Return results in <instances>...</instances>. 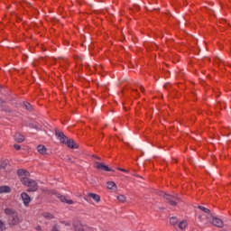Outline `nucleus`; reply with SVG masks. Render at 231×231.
<instances>
[{
    "instance_id": "0eeeda50",
    "label": "nucleus",
    "mask_w": 231,
    "mask_h": 231,
    "mask_svg": "<svg viewBox=\"0 0 231 231\" xmlns=\"http://www.w3.org/2000/svg\"><path fill=\"white\" fill-rule=\"evenodd\" d=\"M21 199H22V201H23L24 207H28V205H30V203H32V198L26 192L21 193Z\"/></svg>"
},
{
    "instance_id": "2eb2a0df",
    "label": "nucleus",
    "mask_w": 231,
    "mask_h": 231,
    "mask_svg": "<svg viewBox=\"0 0 231 231\" xmlns=\"http://www.w3.org/2000/svg\"><path fill=\"white\" fill-rule=\"evenodd\" d=\"M116 199H118L120 201V203H125V201H127V197L120 194V195L116 196Z\"/></svg>"
},
{
    "instance_id": "7ed1b4c3",
    "label": "nucleus",
    "mask_w": 231,
    "mask_h": 231,
    "mask_svg": "<svg viewBox=\"0 0 231 231\" xmlns=\"http://www.w3.org/2000/svg\"><path fill=\"white\" fill-rule=\"evenodd\" d=\"M205 216H200L199 217V221H201V223H204V225H207V223H211V225H214V226H217L218 228H223V220H221L220 218L217 217H212V215H208L206 217V220H205Z\"/></svg>"
},
{
    "instance_id": "a211bd4d",
    "label": "nucleus",
    "mask_w": 231,
    "mask_h": 231,
    "mask_svg": "<svg viewBox=\"0 0 231 231\" xmlns=\"http://www.w3.org/2000/svg\"><path fill=\"white\" fill-rule=\"evenodd\" d=\"M170 223L171 225H173V226L176 225L178 223V218L176 217H171L170 218Z\"/></svg>"
},
{
    "instance_id": "6ab92c4d",
    "label": "nucleus",
    "mask_w": 231,
    "mask_h": 231,
    "mask_svg": "<svg viewBox=\"0 0 231 231\" xmlns=\"http://www.w3.org/2000/svg\"><path fill=\"white\" fill-rule=\"evenodd\" d=\"M8 165V161H1L0 162V170L5 169Z\"/></svg>"
},
{
    "instance_id": "412c9836",
    "label": "nucleus",
    "mask_w": 231,
    "mask_h": 231,
    "mask_svg": "<svg viewBox=\"0 0 231 231\" xmlns=\"http://www.w3.org/2000/svg\"><path fill=\"white\" fill-rule=\"evenodd\" d=\"M24 106L26 107V109L28 111H30L31 107H32V105H30V103H24Z\"/></svg>"
},
{
    "instance_id": "f03ea898",
    "label": "nucleus",
    "mask_w": 231,
    "mask_h": 231,
    "mask_svg": "<svg viewBox=\"0 0 231 231\" xmlns=\"http://www.w3.org/2000/svg\"><path fill=\"white\" fill-rule=\"evenodd\" d=\"M56 138L60 141L61 143H65L67 147H69L70 149H78L79 145L73 139H69L68 136L64 134V133L56 130L55 131Z\"/></svg>"
},
{
    "instance_id": "4468645a",
    "label": "nucleus",
    "mask_w": 231,
    "mask_h": 231,
    "mask_svg": "<svg viewBox=\"0 0 231 231\" xmlns=\"http://www.w3.org/2000/svg\"><path fill=\"white\" fill-rule=\"evenodd\" d=\"M12 189L8 186H0V194H8Z\"/></svg>"
},
{
    "instance_id": "6e6552de",
    "label": "nucleus",
    "mask_w": 231,
    "mask_h": 231,
    "mask_svg": "<svg viewBox=\"0 0 231 231\" xmlns=\"http://www.w3.org/2000/svg\"><path fill=\"white\" fill-rule=\"evenodd\" d=\"M96 169L98 171H105V172H111V171H113L109 166L98 162H96Z\"/></svg>"
},
{
    "instance_id": "423d86ee",
    "label": "nucleus",
    "mask_w": 231,
    "mask_h": 231,
    "mask_svg": "<svg viewBox=\"0 0 231 231\" xmlns=\"http://www.w3.org/2000/svg\"><path fill=\"white\" fill-rule=\"evenodd\" d=\"M54 196H56V198H58L61 203H67V205H73V200L68 199V197L64 196V195H60V193H57L56 191L53 192Z\"/></svg>"
},
{
    "instance_id": "5701e85b",
    "label": "nucleus",
    "mask_w": 231,
    "mask_h": 231,
    "mask_svg": "<svg viewBox=\"0 0 231 231\" xmlns=\"http://www.w3.org/2000/svg\"><path fill=\"white\" fill-rule=\"evenodd\" d=\"M14 149H16V151H20L21 150V145L14 144Z\"/></svg>"
},
{
    "instance_id": "9d476101",
    "label": "nucleus",
    "mask_w": 231,
    "mask_h": 231,
    "mask_svg": "<svg viewBox=\"0 0 231 231\" xmlns=\"http://www.w3.org/2000/svg\"><path fill=\"white\" fill-rule=\"evenodd\" d=\"M37 151L40 154H42V155H44L48 152V149L43 144H39L37 146Z\"/></svg>"
},
{
    "instance_id": "4be33fe9",
    "label": "nucleus",
    "mask_w": 231,
    "mask_h": 231,
    "mask_svg": "<svg viewBox=\"0 0 231 231\" xmlns=\"http://www.w3.org/2000/svg\"><path fill=\"white\" fill-rule=\"evenodd\" d=\"M5 230V223H3V221L0 220V231Z\"/></svg>"
},
{
    "instance_id": "c85d7f7f",
    "label": "nucleus",
    "mask_w": 231,
    "mask_h": 231,
    "mask_svg": "<svg viewBox=\"0 0 231 231\" xmlns=\"http://www.w3.org/2000/svg\"><path fill=\"white\" fill-rule=\"evenodd\" d=\"M35 129H39V127L35 126Z\"/></svg>"
},
{
    "instance_id": "9b49d317",
    "label": "nucleus",
    "mask_w": 231,
    "mask_h": 231,
    "mask_svg": "<svg viewBox=\"0 0 231 231\" xmlns=\"http://www.w3.org/2000/svg\"><path fill=\"white\" fill-rule=\"evenodd\" d=\"M14 140L18 143H21L22 142H24V135L21 134L20 133H16L14 135Z\"/></svg>"
},
{
    "instance_id": "cd10ccee",
    "label": "nucleus",
    "mask_w": 231,
    "mask_h": 231,
    "mask_svg": "<svg viewBox=\"0 0 231 231\" xmlns=\"http://www.w3.org/2000/svg\"><path fill=\"white\" fill-rule=\"evenodd\" d=\"M141 91H143V87H141Z\"/></svg>"
},
{
    "instance_id": "aec40b11",
    "label": "nucleus",
    "mask_w": 231,
    "mask_h": 231,
    "mask_svg": "<svg viewBox=\"0 0 231 231\" xmlns=\"http://www.w3.org/2000/svg\"><path fill=\"white\" fill-rule=\"evenodd\" d=\"M43 217H45V219H52L53 215H51V213H43Z\"/></svg>"
},
{
    "instance_id": "20e7f679",
    "label": "nucleus",
    "mask_w": 231,
    "mask_h": 231,
    "mask_svg": "<svg viewBox=\"0 0 231 231\" xmlns=\"http://www.w3.org/2000/svg\"><path fill=\"white\" fill-rule=\"evenodd\" d=\"M5 214L9 217V225H19L21 220L19 219V215L15 213L13 209L5 208Z\"/></svg>"
},
{
    "instance_id": "393cba45",
    "label": "nucleus",
    "mask_w": 231,
    "mask_h": 231,
    "mask_svg": "<svg viewBox=\"0 0 231 231\" xmlns=\"http://www.w3.org/2000/svg\"><path fill=\"white\" fill-rule=\"evenodd\" d=\"M35 230L41 231V230H42V227L41 226H38L35 227Z\"/></svg>"
},
{
    "instance_id": "ddd939ff",
    "label": "nucleus",
    "mask_w": 231,
    "mask_h": 231,
    "mask_svg": "<svg viewBox=\"0 0 231 231\" xmlns=\"http://www.w3.org/2000/svg\"><path fill=\"white\" fill-rule=\"evenodd\" d=\"M88 198H91L92 199H94L96 203L100 202V195L95 194V193H88Z\"/></svg>"
},
{
    "instance_id": "f257e3e1",
    "label": "nucleus",
    "mask_w": 231,
    "mask_h": 231,
    "mask_svg": "<svg viewBox=\"0 0 231 231\" xmlns=\"http://www.w3.org/2000/svg\"><path fill=\"white\" fill-rule=\"evenodd\" d=\"M17 174L20 178L21 183L29 188L27 192H37L39 189V184H37V181L30 179V172L28 171L18 170Z\"/></svg>"
},
{
    "instance_id": "a878e982",
    "label": "nucleus",
    "mask_w": 231,
    "mask_h": 231,
    "mask_svg": "<svg viewBox=\"0 0 231 231\" xmlns=\"http://www.w3.org/2000/svg\"><path fill=\"white\" fill-rule=\"evenodd\" d=\"M118 171H121L122 172H127L125 169L118 168Z\"/></svg>"
},
{
    "instance_id": "bb28decb",
    "label": "nucleus",
    "mask_w": 231,
    "mask_h": 231,
    "mask_svg": "<svg viewBox=\"0 0 231 231\" xmlns=\"http://www.w3.org/2000/svg\"><path fill=\"white\" fill-rule=\"evenodd\" d=\"M3 104H5V101L0 98V106H3Z\"/></svg>"
},
{
    "instance_id": "dca6fc26",
    "label": "nucleus",
    "mask_w": 231,
    "mask_h": 231,
    "mask_svg": "<svg viewBox=\"0 0 231 231\" xmlns=\"http://www.w3.org/2000/svg\"><path fill=\"white\" fill-rule=\"evenodd\" d=\"M187 221H185V220H182L181 222H180V224H179V228L180 229V230H185V228H187Z\"/></svg>"
},
{
    "instance_id": "39448f33",
    "label": "nucleus",
    "mask_w": 231,
    "mask_h": 231,
    "mask_svg": "<svg viewBox=\"0 0 231 231\" xmlns=\"http://www.w3.org/2000/svg\"><path fill=\"white\" fill-rule=\"evenodd\" d=\"M162 196L170 202V205H171V207H176V205H178V201H180V196H178L177 194L170 195L167 193H162Z\"/></svg>"
},
{
    "instance_id": "b1692460",
    "label": "nucleus",
    "mask_w": 231,
    "mask_h": 231,
    "mask_svg": "<svg viewBox=\"0 0 231 231\" xmlns=\"http://www.w3.org/2000/svg\"><path fill=\"white\" fill-rule=\"evenodd\" d=\"M52 231H59V226L55 225L52 228Z\"/></svg>"
},
{
    "instance_id": "f3484780",
    "label": "nucleus",
    "mask_w": 231,
    "mask_h": 231,
    "mask_svg": "<svg viewBox=\"0 0 231 231\" xmlns=\"http://www.w3.org/2000/svg\"><path fill=\"white\" fill-rule=\"evenodd\" d=\"M199 210H202V212H205V214H208V216H211L210 215V209L203 207V206H199Z\"/></svg>"
},
{
    "instance_id": "f8f14e48",
    "label": "nucleus",
    "mask_w": 231,
    "mask_h": 231,
    "mask_svg": "<svg viewBox=\"0 0 231 231\" xmlns=\"http://www.w3.org/2000/svg\"><path fill=\"white\" fill-rule=\"evenodd\" d=\"M106 188L109 190H117L118 187L116 186V183H115V181H108L106 183Z\"/></svg>"
},
{
    "instance_id": "1a4fd4ad",
    "label": "nucleus",
    "mask_w": 231,
    "mask_h": 231,
    "mask_svg": "<svg viewBox=\"0 0 231 231\" xmlns=\"http://www.w3.org/2000/svg\"><path fill=\"white\" fill-rule=\"evenodd\" d=\"M75 231H93V229L88 226L79 225L74 226Z\"/></svg>"
}]
</instances>
